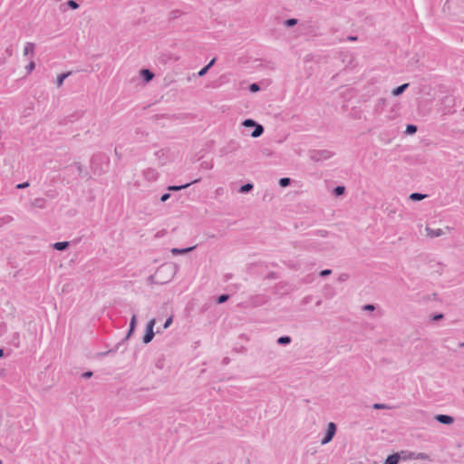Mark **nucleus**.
<instances>
[{"mask_svg":"<svg viewBox=\"0 0 464 464\" xmlns=\"http://www.w3.org/2000/svg\"><path fill=\"white\" fill-rule=\"evenodd\" d=\"M110 164L109 158L103 154H95L91 159V169L96 175H102L108 170Z\"/></svg>","mask_w":464,"mask_h":464,"instance_id":"obj_1","label":"nucleus"},{"mask_svg":"<svg viewBox=\"0 0 464 464\" xmlns=\"http://www.w3.org/2000/svg\"><path fill=\"white\" fill-rule=\"evenodd\" d=\"M334 153L327 150H314L310 151V159L313 161H321L332 158Z\"/></svg>","mask_w":464,"mask_h":464,"instance_id":"obj_2","label":"nucleus"},{"mask_svg":"<svg viewBox=\"0 0 464 464\" xmlns=\"http://www.w3.org/2000/svg\"><path fill=\"white\" fill-rule=\"evenodd\" d=\"M156 324V320L153 318L150 320L146 325L145 334L142 337V341L145 344H148L150 343L155 335V333L153 331L154 325Z\"/></svg>","mask_w":464,"mask_h":464,"instance_id":"obj_3","label":"nucleus"},{"mask_svg":"<svg viewBox=\"0 0 464 464\" xmlns=\"http://www.w3.org/2000/svg\"><path fill=\"white\" fill-rule=\"evenodd\" d=\"M336 425L334 422H329L327 425L326 432L324 437L323 438L321 443L323 445L329 443L336 433Z\"/></svg>","mask_w":464,"mask_h":464,"instance_id":"obj_4","label":"nucleus"},{"mask_svg":"<svg viewBox=\"0 0 464 464\" xmlns=\"http://www.w3.org/2000/svg\"><path fill=\"white\" fill-rule=\"evenodd\" d=\"M159 176V172L152 168H149L143 171V177L148 181H155Z\"/></svg>","mask_w":464,"mask_h":464,"instance_id":"obj_5","label":"nucleus"},{"mask_svg":"<svg viewBox=\"0 0 464 464\" xmlns=\"http://www.w3.org/2000/svg\"><path fill=\"white\" fill-rule=\"evenodd\" d=\"M435 420L445 425H450L454 422V418L446 414H438L435 416Z\"/></svg>","mask_w":464,"mask_h":464,"instance_id":"obj_6","label":"nucleus"},{"mask_svg":"<svg viewBox=\"0 0 464 464\" xmlns=\"http://www.w3.org/2000/svg\"><path fill=\"white\" fill-rule=\"evenodd\" d=\"M198 181H199V179H195V180H193V181H191L189 183H186L184 185H179V186L172 185V186H169L168 187V190L169 191H179V190H181L183 188H188L191 184L198 183Z\"/></svg>","mask_w":464,"mask_h":464,"instance_id":"obj_7","label":"nucleus"},{"mask_svg":"<svg viewBox=\"0 0 464 464\" xmlns=\"http://www.w3.org/2000/svg\"><path fill=\"white\" fill-rule=\"evenodd\" d=\"M426 231H427V235L431 238L440 237L444 234L442 229H440V228L433 229V228H430V227H426Z\"/></svg>","mask_w":464,"mask_h":464,"instance_id":"obj_8","label":"nucleus"},{"mask_svg":"<svg viewBox=\"0 0 464 464\" xmlns=\"http://www.w3.org/2000/svg\"><path fill=\"white\" fill-rule=\"evenodd\" d=\"M401 459V454L400 453H393L392 455H389L385 462L383 464H398Z\"/></svg>","mask_w":464,"mask_h":464,"instance_id":"obj_9","label":"nucleus"},{"mask_svg":"<svg viewBox=\"0 0 464 464\" xmlns=\"http://www.w3.org/2000/svg\"><path fill=\"white\" fill-rule=\"evenodd\" d=\"M123 346V341L119 342L112 349L99 353V356H107L115 353Z\"/></svg>","mask_w":464,"mask_h":464,"instance_id":"obj_10","label":"nucleus"},{"mask_svg":"<svg viewBox=\"0 0 464 464\" xmlns=\"http://www.w3.org/2000/svg\"><path fill=\"white\" fill-rule=\"evenodd\" d=\"M140 75L143 78V80L147 82L151 81L154 77V73L149 69H141Z\"/></svg>","mask_w":464,"mask_h":464,"instance_id":"obj_11","label":"nucleus"},{"mask_svg":"<svg viewBox=\"0 0 464 464\" xmlns=\"http://www.w3.org/2000/svg\"><path fill=\"white\" fill-rule=\"evenodd\" d=\"M32 207L44 208L46 207V200L44 198H37L32 202Z\"/></svg>","mask_w":464,"mask_h":464,"instance_id":"obj_12","label":"nucleus"},{"mask_svg":"<svg viewBox=\"0 0 464 464\" xmlns=\"http://www.w3.org/2000/svg\"><path fill=\"white\" fill-rule=\"evenodd\" d=\"M409 87V83H403L396 88H394L392 92L393 96H399L403 93V92Z\"/></svg>","mask_w":464,"mask_h":464,"instance_id":"obj_13","label":"nucleus"},{"mask_svg":"<svg viewBox=\"0 0 464 464\" xmlns=\"http://www.w3.org/2000/svg\"><path fill=\"white\" fill-rule=\"evenodd\" d=\"M69 246V242L67 241H62V242H56L53 245V247L58 251H63L66 250Z\"/></svg>","mask_w":464,"mask_h":464,"instance_id":"obj_14","label":"nucleus"},{"mask_svg":"<svg viewBox=\"0 0 464 464\" xmlns=\"http://www.w3.org/2000/svg\"><path fill=\"white\" fill-rule=\"evenodd\" d=\"M196 246H189V247H186V248H172L171 249V253L173 255H179V254H185V253H188V252H191L193 249H195Z\"/></svg>","mask_w":464,"mask_h":464,"instance_id":"obj_15","label":"nucleus"},{"mask_svg":"<svg viewBox=\"0 0 464 464\" xmlns=\"http://www.w3.org/2000/svg\"><path fill=\"white\" fill-rule=\"evenodd\" d=\"M264 127L261 124H256L255 130L252 131L251 136L253 138L260 137L264 133Z\"/></svg>","mask_w":464,"mask_h":464,"instance_id":"obj_16","label":"nucleus"},{"mask_svg":"<svg viewBox=\"0 0 464 464\" xmlns=\"http://www.w3.org/2000/svg\"><path fill=\"white\" fill-rule=\"evenodd\" d=\"M427 198L426 194L419 193V192H413L410 195V199L413 201H420Z\"/></svg>","mask_w":464,"mask_h":464,"instance_id":"obj_17","label":"nucleus"},{"mask_svg":"<svg viewBox=\"0 0 464 464\" xmlns=\"http://www.w3.org/2000/svg\"><path fill=\"white\" fill-rule=\"evenodd\" d=\"M291 341H292V339L290 336L283 335L277 339V343L280 345H286V344H289L291 343Z\"/></svg>","mask_w":464,"mask_h":464,"instance_id":"obj_18","label":"nucleus"},{"mask_svg":"<svg viewBox=\"0 0 464 464\" xmlns=\"http://www.w3.org/2000/svg\"><path fill=\"white\" fill-rule=\"evenodd\" d=\"M253 188L254 186L252 183H246L239 188L238 191L240 193H248L253 189Z\"/></svg>","mask_w":464,"mask_h":464,"instance_id":"obj_19","label":"nucleus"},{"mask_svg":"<svg viewBox=\"0 0 464 464\" xmlns=\"http://www.w3.org/2000/svg\"><path fill=\"white\" fill-rule=\"evenodd\" d=\"M71 74V72H63V73H61L58 75L57 77V82H56V84H57V87H60L63 85V81Z\"/></svg>","mask_w":464,"mask_h":464,"instance_id":"obj_20","label":"nucleus"},{"mask_svg":"<svg viewBox=\"0 0 464 464\" xmlns=\"http://www.w3.org/2000/svg\"><path fill=\"white\" fill-rule=\"evenodd\" d=\"M34 44L33 43L28 42L25 44V46L24 49V54L27 55L29 53H34Z\"/></svg>","mask_w":464,"mask_h":464,"instance_id":"obj_21","label":"nucleus"},{"mask_svg":"<svg viewBox=\"0 0 464 464\" xmlns=\"http://www.w3.org/2000/svg\"><path fill=\"white\" fill-rule=\"evenodd\" d=\"M417 130H418V128H417L416 125H414V124H408L406 126L405 133L409 134V135H412V134L417 132Z\"/></svg>","mask_w":464,"mask_h":464,"instance_id":"obj_22","label":"nucleus"},{"mask_svg":"<svg viewBox=\"0 0 464 464\" xmlns=\"http://www.w3.org/2000/svg\"><path fill=\"white\" fill-rule=\"evenodd\" d=\"M344 191H345L344 186H337L334 188V194L336 197L342 196L344 193Z\"/></svg>","mask_w":464,"mask_h":464,"instance_id":"obj_23","label":"nucleus"},{"mask_svg":"<svg viewBox=\"0 0 464 464\" xmlns=\"http://www.w3.org/2000/svg\"><path fill=\"white\" fill-rule=\"evenodd\" d=\"M401 454V459H413L414 453L413 452H408L406 450H401L399 452Z\"/></svg>","mask_w":464,"mask_h":464,"instance_id":"obj_24","label":"nucleus"},{"mask_svg":"<svg viewBox=\"0 0 464 464\" xmlns=\"http://www.w3.org/2000/svg\"><path fill=\"white\" fill-rule=\"evenodd\" d=\"M297 24V19L295 18H289L284 21V24L286 27H293Z\"/></svg>","mask_w":464,"mask_h":464,"instance_id":"obj_25","label":"nucleus"},{"mask_svg":"<svg viewBox=\"0 0 464 464\" xmlns=\"http://www.w3.org/2000/svg\"><path fill=\"white\" fill-rule=\"evenodd\" d=\"M372 408L374 410H384V409H392L393 407H392L388 404H384V403H374L372 405Z\"/></svg>","mask_w":464,"mask_h":464,"instance_id":"obj_26","label":"nucleus"},{"mask_svg":"<svg viewBox=\"0 0 464 464\" xmlns=\"http://www.w3.org/2000/svg\"><path fill=\"white\" fill-rule=\"evenodd\" d=\"M278 183L282 188H285L291 184V179L290 178H281L279 179Z\"/></svg>","mask_w":464,"mask_h":464,"instance_id":"obj_27","label":"nucleus"},{"mask_svg":"<svg viewBox=\"0 0 464 464\" xmlns=\"http://www.w3.org/2000/svg\"><path fill=\"white\" fill-rule=\"evenodd\" d=\"M135 329H132V328H129V331L125 336V338H123L121 341H123V349H122V352L126 350V346H125V342L133 334Z\"/></svg>","mask_w":464,"mask_h":464,"instance_id":"obj_28","label":"nucleus"},{"mask_svg":"<svg viewBox=\"0 0 464 464\" xmlns=\"http://www.w3.org/2000/svg\"><path fill=\"white\" fill-rule=\"evenodd\" d=\"M228 299H229V295H227V294H223V295H220L217 298V303H218V304H223V303L227 302Z\"/></svg>","mask_w":464,"mask_h":464,"instance_id":"obj_29","label":"nucleus"},{"mask_svg":"<svg viewBox=\"0 0 464 464\" xmlns=\"http://www.w3.org/2000/svg\"><path fill=\"white\" fill-rule=\"evenodd\" d=\"M245 127H255L257 123L252 119H246L242 123Z\"/></svg>","mask_w":464,"mask_h":464,"instance_id":"obj_30","label":"nucleus"},{"mask_svg":"<svg viewBox=\"0 0 464 464\" xmlns=\"http://www.w3.org/2000/svg\"><path fill=\"white\" fill-rule=\"evenodd\" d=\"M13 220V218L11 216H5L3 218H0V227H2L4 224L10 223Z\"/></svg>","mask_w":464,"mask_h":464,"instance_id":"obj_31","label":"nucleus"},{"mask_svg":"<svg viewBox=\"0 0 464 464\" xmlns=\"http://www.w3.org/2000/svg\"><path fill=\"white\" fill-rule=\"evenodd\" d=\"M248 89L251 92H256L260 90V86L258 83L254 82L249 85Z\"/></svg>","mask_w":464,"mask_h":464,"instance_id":"obj_32","label":"nucleus"},{"mask_svg":"<svg viewBox=\"0 0 464 464\" xmlns=\"http://www.w3.org/2000/svg\"><path fill=\"white\" fill-rule=\"evenodd\" d=\"M67 5L71 8V9H77L79 7V5L76 1L74 0H68L67 1Z\"/></svg>","mask_w":464,"mask_h":464,"instance_id":"obj_33","label":"nucleus"},{"mask_svg":"<svg viewBox=\"0 0 464 464\" xmlns=\"http://www.w3.org/2000/svg\"><path fill=\"white\" fill-rule=\"evenodd\" d=\"M136 325H137V318H136V315L133 314L130 319V328L135 329Z\"/></svg>","mask_w":464,"mask_h":464,"instance_id":"obj_34","label":"nucleus"},{"mask_svg":"<svg viewBox=\"0 0 464 464\" xmlns=\"http://www.w3.org/2000/svg\"><path fill=\"white\" fill-rule=\"evenodd\" d=\"M179 15V10H173L169 14V19L170 20H174V19L178 18Z\"/></svg>","mask_w":464,"mask_h":464,"instance_id":"obj_35","label":"nucleus"},{"mask_svg":"<svg viewBox=\"0 0 464 464\" xmlns=\"http://www.w3.org/2000/svg\"><path fill=\"white\" fill-rule=\"evenodd\" d=\"M30 186V183L28 181H25V182H23V183H19L16 185V188L18 189H24V188H26Z\"/></svg>","mask_w":464,"mask_h":464,"instance_id":"obj_36","label":"nucleus"},{"mask_svg":"<svg viewBox=\"0 0 464 464\" xmlns=\"http://www.w3.org/2000/svg\"><path fill=\"white\" fill-rule=\"evenodd\" d=\"M362 310L364 311H374L375 306L373 304H368L362 306Z\"/></svg>","mask_w":464,"mask_h":464,"instance_id":"obj_37","label":"nucleus"},{"mask_svg":"<svg viewBox=\"0 0 464 464\" xmlns=\"http://www.w3.org/2000/svg\"><path fill=\"white\" fill-rule=\"evenodd\" d=\"M35 67L34 62H30L29 64L26 66V71L28 73H30Z\"/></svg>","mask_w":464,"mask_h":464,"instance_id":"obj_38","label":"nucleus"},{"mask_svg":"<svg viewBox=\"0 0 464 464\" xmlns=\"http://www.w3.org/2000/svg\"><path fill=\"white\" fill-rule=\"evenodd\" d=\"M208 68L207 66H204L198 72V75L199 77H202L204 76L208 72Z\"/></svg>","mask_w":464,"mask_h":464,"instance_id":"obj_39","label":"nucleus"},{"mask_svg":"<svg viewBox=\"0 0 464 464\" xmlns=\"http://www.w3.org/2000/svg\"><path fill=\"white\" fill-rule=\"evenodd\" d=\"M453 102H454V99L450 96L445 97L443 100V103L448 104V105H450L451 103H453Z\"/></svg>","mask_w":464,"mask_h":464,"instance_id":"obj_40","label":"nucleus"},{"mask_svg":"<svg viewBox=\"0 0 464 464\" xmlns=\"http://www.w3.org/2000/svg\"><path fill=\"white\" fill-rule=\"evenodd\" d=\"M332 274L331 269H324L320 272V276L324 277Z\"/></svg>","mask_w":464,"mask_h":464,"instance_id":"obj_41","label":"nucleus"},{"mask_svg":"<svg viewBox=\"0 0 464 464\" xmlns=\"http://www.w3.org/2000/svg\"><path fill=\"white\" fill-rule=\"evenodd\" d=\"M444 317L443 314H435L431 316V320L433 321H439Z\"/></svg>","mask_w":464,"mask_h":464,"instance_id":"obj_42","label":"nucleus"},{"mask_svg":"<svg viewBox=\"0 0 464 464\" xmlns=\"http://www.w3.org/2000/svg\"><path fill=\"white\" fill-rule=\"evenodd\" d=\"M172 321H173V320H172V316L169 317V318L166 320V322H165V324H164V325H163V328H164V329L169 328V327L170 326V324H172Z\"/></svg>","mask_w":464,"mask_h":464,"instance_id":"obj_43","label":"nucleus"},{"mask_svg":"<svg viewBox=\"0 0 464 464\" xmlns=\"http://www.w3.org/2000/svg\"><path fill=\"white\" fill-rule=\"evenodd\" d=\"M169 198H170L169 193H164L160 198V201L166 202Z\"/></svg>","mask_w":464,"mask_h":464,"instance_id":"obj_44","label":"nucleus"},{"mask_svg":"<svg viewBox=\"0 0 464 464\" xmlns=\"http://www.w3.org/2000/svg\"><path fill=\"white\" fill-rule=\"evenodd\" d=\"M92 372L91 371H88V372H85L82 374V377L84 378V379H88V378H91L92 376Z\"/></svg>","mask_w":464,"mask_h":464,"instance_id":"obj_45","label":"nucleus"},{"mask_svg":"<svg viewBox=\"0 0 464 464\" xmlns=\"http://www.w3.org/2000/svg\"><path fill=\"white\" fill-rule=\"evenodd\" d=\"M385 103H386V99H384V98H381V99H379V101H378L377 107H378V108H379V107H381V106L382 107V106H384V105H385Z\"/></svg>","mask_w":464,"mask_h":464,"instance_id":"obj_46","label":"nucleus"},{"mask_svg":"<svg viewBox=\"0 0 464 464\" xmlns=\"http://www.w3.org/2000/svg\"><path fill=\"white\" fill-rule=\"evenodd\" d=\"M216 63V58H213L206 66L210 69Z\"/></svg>","mask_w":464,"mask_h":464,"instance_id":"obj_47","label":"nucleus"},{"mask_svg":"<svg viewBox=\"0 0 464 464\" xmlns=\"http://www.w3.org/2000/svg\"><path fill=\"white\" fill-rule=\"evenodd\" d=\"M114 152H115V155L117 156V158H118L119 160H121V153H119V151H118V149H117V148H115Z\"/></svg>","mask_w":464,"mask_h":464,"instance_id":"obj_48","label":"nucleus"},{"mask_svg":"<svg viewBox=\"0 0 464 464\" xmlns=\"http://www.w3.org/2000/svg\"><path fill=\"white\" fill-rule=\"evenodd\" d=\"M357 40V36H349L348 37V41H356Z\"/></svg>","mask_w":464,"mask_h":464,"instance_id":"obj_49","label":"nucleus"},{"mask_svg":"<svg viewBox=\"0 0 464 464\" xmlns=\"http://www.w3.org/2000/svg\"><path fill=\"white\" fill-rule=\"evenodd\" d=\"M348 277V276L346 274H343L341 276H340V280H345L346 278Z\"/></svg>","mask_w":464,"mask_h":464,"instance_id":"obj_50","label":"nucleus"},{"mask_svg":"<svg viewBox=\"0 0 464 464\" xmlns=\"http://www.w3.org/2000/svg\"><path fill=\"white\" fill-rule=\"evenodd\" d=\"M76 166H77V169H78L79 172H81L82 171V165L80 163H77Z\"/></svg>","mask_w":464,"mask_h":464,"instance_id":"obj_51","label":"nucleus"},{"mask_svg":"<svg viewBox=\"0 0 464 464\" xmlns=\"http://www.w3.org/2000/svg\"><path fill=\"white\" fill-rule=\"evenodd\" d=\"M5 353H4V349L0 348V358H2L4 356Z\"/></svg>","mask_w":464,"mask_h":464,"instance_id":"obj_52","label":"nucleus"},{"mask_svg":"<svg viewBox=\"0 0 464 464\" xmlns=\"http://www.w3.org/2000/svg\"><path fill=\"white\" fill-rule=\"evenodd\" d=\"M232 276L231 275H227L226 276V281H227Z\"/></svg>","mask_w":464,"mask_h":464,"instance_id":"obj_53","label":"nucleus"},{"mask_svg":"<svg viewBox=\"0 0 464 464\" xmlns=\"http://www.w3.org/2000/svg\"><path fill=\"white\" fill-rule=\"evenodd\" d=\"M73 117H74L73 115H71V116L69 117V121L72 122V121H73V120H72V118H73Z\"/></svg>","mask_w":464,"mask_h":464,"instance_id":"obj_54","label":"nucleus"},{"mask_svg":"<svg viewBox=\"0 0 464 464\" xmlns=\"http://www.w3.org/2000/svg\"><path fill=\"white\" fill-rule=\"evenodd\" d=\"M418 458H420V459L424 458V454L423 453H420Z\"/></svg>","mask_w":464,"mask_h":464,"instance_id":"obj_55","label":"nucleus"},{"mask_svg":"<svg viewBox=\"0 0 464 464\" xmlns=\"http://www.w3.org/2000/svg\"><path fill=\"white\" fill-rule=\"evenodd\" d=\"M450 112H451V111H450V110H448V111H445V110H444V111H443V113H445V114H446V113H450Z\"/></svg>","mask_w":464,"mask_h":464,"instance_id":"obj_56","label":"nucleus"},{"mask_svg":"<svg viewBox=\"0 0 464 464\" xmlns=\"http://www.w3.org/2000/svg\"><path fill=\"white\" fill-rule=\"evenodd\" d=\"M459 347H464V342L459 343Z\"/></svg>","mask_w":464,"mask_h":464,"instance_id":"obj_57","label":"nucleus"},{"mask_svg":"<svg viewBox=\"0 0 464 464\" xmlns=\"http://www.w3.org/2000/svg\"><path fill=\"white\" fill-rule=\"evenodd\" d=\"M0 464H4L3 461L0 459Z\"/></svg>","mask_w":464,"mask_h":464,"instance_id":"obj_58","label":"nucleus"}]
</instances>
